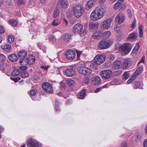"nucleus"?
I'll return each instance as SVG.
<instances>
[{
  "label": "nucleus",
  "mask_w": 147,
  "mask_h": 147,
  "mask_svg": "<svg viewBox=\"0 0 147 147\" xmlns=\"http://www.w3.org/2000/svg\"><path fill=\"white\" fill-rule=\"evenodd\" d=\"M100 77L97 76H95L93 78L92 83L95 85H98L100 83Z\"/></svg>",
  "instance_id": "nucleus-22"
},
{
  "label": "nucleus",
  "mask_w": 147,
  "mask_h": 147,
  "mask_svg": "<svg viewBox=\"0 0 147 147\" xmlns=\"http://www.w3.org/2000/svg\"><path fill=\"white\" fill-rule=\"evenodd\" d=\"M4 30L3 27H0V33L2 34L4 33Z\"/></svg>",
  "instance_id": "nucleus-62"
},
{
  "label": "nucleus",
  "mask_w": 147,
  "mask_h": 147,
  "mask_svg": "<svg viewBox=\"0 0 147 147\" xmlns=\"http://www.w3.org/2000/svg\"><path fill=\"white\" fill-rule=\"evenodd\" d=\"M10 78L11 80H13L15 82H17L18 80H20V78L19 77H16L15 78L11 77Z\"/></svg>",
  "instance_id": "nucleus-48"
},
{
  "label": "nucleus",
  "mask_w": 147,
  "mask_h": 147,
  "mask_svg": "<svg viewBox=\"0 0 147 147\" xmlns=\"http://www.w3.org/2000/svg\"><path fill=\"white\" fill-rule=\"evenodd\" d=\"M77 53L78 58L79 59V58L80 57V56L82 54V52L77 51Z\"/></svg>",
  "instance_id": "nucleus-64"
},
{
  "label": "nucleus",
  "mask_w": 147,
  "mask_h": 147,
  "mask_svg": "<svg viewBox=\"0 0 147 147\" xmlns=\"http://www.w3.org/2000/svg\"><path fill=\"white\" fill-rule=\"evenodd\" d=\"M6 59L5 56L3 54H0V61H5Z\"/></svg>",
  "instance_id": "nucleus-43"
},
{
  "label": "nucleus",
  "mask_w": 147,
  "mask_h": 147,
  "mask_svg": "<svg viewBox=\"0 0 147 147\" xmlns=\"http://www.w3.org/2000/svg\"><path fill=\"white\" fill-rule=\"evenodd\" d=\"M105 60V55L98 54L94 57V61L96 64L100 65L103 63Z\"/></svg>",
  "instance_id": "nucleus-5"
},
{
  "label": "nucleus",
  "mask_w": 147,
  "mask_h": 147,
  "mask_svg": "<svg viewBox=\"0 0 147 147\" xmlns=\"http://www.w3.org/2000/svg\"><path fill=\"white\" fill-rule=\"evenodd\" d=\"M76 53L74 51L68 50L66 52V57L67 59H69L73 60L75 58L76 56Z\"/></svg>",
  "instance_id": "nucleus-16"
},
{
  "label": "nucleus",
  "mask_w": 147,
  "mask_h": 147,
  "mask_svg": "<svg viewBox=\"0 0 147 147\" xmlns=\"http://www.w3.org/2000/svg\"><path fill=\"white\" fill-rule=\"evenodd\" d=\"M95 0H89L86 3L85 8L86 9L88 10L91 9L95 3Z\"/></svg>",
  "instance_id": "nucleus-18"
},
{
  "label": "nucleus",
  "mask_w": 147,
  "mask_h": 147,
  "mask_svg": "<svg viewBox=\"0 0 147 147\" xmlns=\"http://www.w3.org/2000/svg\"><path fill=\"white\" fill-rule=\"evenodd\" d=\"M58 104V102L56 101L55 102V109L56 111H59V108L58 106L57 105Z\"/></svg>",
  "instance_id": "nucleus-52"
},
{
  "label": "nucleus",
  "mask_w": 147,
  "mask_h": 147,
  "mask_svg": "<svg viewBox=\"0 0 147 147\" xmlns=\"http://www.w3.org/2000/svg\"><path fill=\"white\" fill-rule=\"evenodd\" d=\"M135 79V76L133 75L127 81V83L128 84L130 83Z\"/></svg>",
  "instance_id": "nucleus-44"
},
{
  "label": "nucleus",
  "mask_w": 147,
  "mask_h": 147,
  "mask_svg": "<svg viewBox=\"0 0 147 147\" xmlns=\"http://www.w3.org/2000/svg\"><path fill=\"white\" fill-rule=\"evenodd\" d=\"M21 65H23L20 67V69L22 70H25L27 69V67L26 66V65H24L23 64Z\"/></svg>",
  "instance_id": "nucleus-49"
},
{
  "label": "nucleus",
  "mask_w": 147,
  "mask_h": 147,
  "mask_svg": "<svg viewBox=\"0 0 147 147\" xmlns=\"http://www.w3.org/2000/svg\"><path fill=\"white\" fill-rule=\"evenodd\" d=\"M42 87L43 90L46 92L52 94L53 92V88L51 84L48 82H45L42 84Z\"/></svg>",
  "instance_id": "nucleus-6"
},
{
  "label": "nucleus",
  "mask_w": 147,
  "mask_h": 147,
  "mask_svg": "<svg viewBox=\"0 0 147 147\" xmlns=\"http://www.w3.org/2000/svg\"><path fill=\"white\" fill-rule=\"evenodd\" d=\"M131 46L129 43H126L121 45L119 48V51L122 55L128 54L131 50Z\"/></svg>",
  "instance_id": "nucleus-3"
},
{
  "label": "nucleus",
  "mask_w": 147,
  "mask_h": 147,
  "mask_svg": "<svg viewBox=\"0 0 147 147\" xmlns=\"http://www.w3.org/2000/svg\"><path fill=\"white\" fill-rule=\"evenodd\" d=\"M58 5L62 8L66 9L69 6V3L67 0H59Z\"/></svg>",
  "instance_id": "nucleus-15"
},
{
  "label": "nucleus",
  "mask_w": 147,
  "mask_h": 147,
  "mask_svg": "<svg viewBox=\"0 0 147 147\" xmlns=\"http://www.w3.org/2000/svg\"><path fill=\"white\" fill-rule=\"evenodd\" d=\"M49 66H41L40 67L42 69H44L45 70H47L49 67Z\"/></svg>",
  "instance_id": "nucleus-60"
},
{
  "label": "nucleus",
  "mask_w": 147,
  "mask_h": 147,
  "mask_svg": "<svg viewBox=\"0 0 147 147\" xmlns=\"http://www.w3.org/2000/svg\"><path fill=\"white\" fill-rule=\"evenodd\" d=\"M59 11L58 9H55L54 12L53 16L54 18H56L59 15Z\"/></svg>",
  "instance_id": "nucleus-41"
},
{
  "label": "nucleus",
  "mask_w": 147,
  "mask_h": 147,
  "mask_svg": "<svg viewBox=\"0 0 147 147\" xmlns=\"http://www.w3.org/2000/svg\"><path fill=\"white\" fill-rule=\"evenodd\" d=\"M139 48V43L137 42L136 44L135 47L132 51V53L135 54H137Z\"/></svg>",
  "instance_id": "nucleus-26"
},
{
  "label": "nucleus",
  "mask_w": 147,
  "mask_h": 147,
  "mask_svg": "<svg viewBox=\"0 0 147 147\" xmlns=\"http://www.w3.org/2000/svg\"><path fill=\"white\" fill-rule=\"evenodd\" d=\"M87 33V31L86 29H84L81 33V36H83L86 35Z\"/></svg>",
  "instance_id": "nucleus-55"
},
{
  "label": "nucleus",
  "mask_w": 147,
  "mask_h": 147,
  "mask_svg": "<svg viewBox=\"0 0 147 147\" xmlns=\"http://www.w3.org/2000/svg\"><path fill=\"white\" fill-rule=\"evenodd\" d=\"M35 59L34 57L30 55L27 59H26L24 61H20L19 63L21 65H26L28 64L30 65H32L35 62Z\"/></svg>",
  "instance_id": "nucleus-4"
},
{
  "label": "nucleus",
  "mask_w": 147,
  "mask_h": 147,
  "mask_svg": "<svg viewBox=\"0 0 147 147\" xmlns=\"http://www.w3.org/2000/svg\"><path fill=\"white\" fill-rule=\"evenodd\" d=\"M86 94V91L83 90L82 91L78 94V97L80 99H83L85 97Z\"/></svg>",
  "instance_id": "nucleus-30"
},
{
  "label": "nucleus",
  "mask_w": 147,
  "mask_h": 147,
  "mask_svg": "<svg viewBox=\"0 0 147 147\" xmlns=\"http://www.w3.org/2000/svg\"><path fill=\"white\" fill-rule=\"evenodd\" d=\"M64 74L67 76H72L74 74V71L71 69H68L65 70Z\"/></svg>",
  "instance_id": "nucleus-19"
},
{
  "label": "nucleus",
  "mask_w": 147,
  "mask_h": 147,
  "mask_svg": "<svg viewBox=\"0 0 147 147\" xmlns=\"http://www.w3.org/2000/svg\"><path fill=\"white\" fill-rule=\"evenodd\" d=\"M129 77V74L126 72L124 73L123 74V78L125 79H127Z\"/></svg>",
  "instance_id": "nucleus-45"
},
{
  "label": "nucleus",
  "mask_w": 147,
  "mask_h": 147,
  "mask_svg": "<svg viewBox=\"0 0 147 147\" xmlns=\"http://www.w3.org/2000/svg\"><path fill=\"white\" fill-rule=\"evenodd\" d=\"M2 48L6 51H9L11 50V46L7 44H4L1 46Z\"/></svg>",
  "instance_id": "nucleus-28"
},
{
  "label": "nucleus",
  "mask_w": 147,
  "mask_h": 147,
  "mask_svg": "<svg viewBox=\"0 0 147 147\" xmlns=\"http://www.w3.org/2000/svg\"><path fill=\"white\" fill-rule=\"evenodd\" d=\"M84 82L86 84H88L89 82V79L88 77H85L84 79Z\"/></svg>",
  "instance_id": "nucleus-51"
},
{
  "label": "nucleus",
  "mask_w": 147,
  "mask_h": 147,
  "mask_svg": "<svg viewBox=\"0 0 147 147\" xmlns=\"http://www.w3.org/2000/svg\"><path fill=\"white\" fill-rule=\"evenodd\" d=\"M105 10L102 7H97L91 13L90 18L91 20L97 21L102 18L104 15Z\"/></svg>",
  "instance_id": "nucleus-1"
},
{
  "label": "nucleus",
  "mask_w": 147,
  "mask_h": 147,
  "mask_svg": "<svg viewBox=\"0 0 147 147\" xmlns=\"http://www.w3.org/2000/svg\"><path fill=\"white\" fill-rule=\"evenodd\" d=\"M132 63V61L131 59L129 58L126 59L123 62V67L125 68H128L131 66Z\"/></svg>",
  "instance_id": "nucleus-17"
},
{
  "label": "nucleus",
  "mask_w": 147,
  "mask_h": 147,
  "mask_svg": "<svg viewBox=\"0 0 147 147\" xmlns=\"http://www.w3.org/2000/svg\"><path fill=\"white\" fill-rule=\"evenodd\" d=\"M14 40V37L13 35L9 36L8 38V42L11 43H13Z\"/></svg>",
  "instance_id": "nucleus-38"
},
{
  "label": "nucleus",
  "mask_w": 147,
  "mask_h": 147,
  "mask_svg": "<svg viewBox=\"0 0 147 147\" xmlns=\"http://www.w3.org/2000/svg\"><path fill=\"white\" fill-rule=\"evenodd\" d=\"M72 11L75 16L77 18H79L84 13V8L81 5L77 4L73 6Z\"/></svg>",
  "instance_id": "nucleus-2"
},
{
  "label": "nucleus",
  "mask_w": 147,
  "mask_h": 147,
  "mask_svg": "<svg viewBox=\"0 0 147 147\" xmlns=\"http://www.w3.org/2000/svg\"><path fill=\"white\" fill-rule=\"evenodd\" d=\"M83 29L82 25L80 23H77L73 26V32L75 34H78L81 32Z\"/></svg>",
  "instance_id": "nucleus-12"
},
{
  "label": "nucleus",
  "mask_w": 147,
  "mask_h": 147,
  "mask_svg": "<svg viewBox=\"0 0 147 147\" xmlns=\"http://www.w3.org/2000/svg\"><path fill=\"white\" fill-rule=\"evenodd\" d=\"M20 74V71L18 69H16L13 70L12 74V76H16L19 75Z\"/></svg>",
  "instance_id": "nucleus-36"
},
{
  "label": "nucleus",
  "mask_w": 147,
  "mask_h": 147,
  "mask_svg": "<svg viewBox=\"0 0 147 147\" xmlns=\"http://www.w3.org/2000/svg\"><path fill=\"white\" fill-rule=\"evenodd\" d=\"M126 7V6L125 4H122V3H121L120 7V8L121 9H124Z\"/></svg>",
  "instance_id": "nucleus-56"
},
{
  "label": "nucleus",
  "mask_w": 147,
  "mask_h": 147,
  "mask_svg": "<svg viewBox=\"0 0 147 147\" xmlns=\"http://www.w3.org/2000/svg\"><path fill=\"white\" fill-rule=\"evenodd\" d=\"M136 20H134L133 22H132V23L131 24V28H134L136 27Z\"/></svg>",
  "instance_id": "nucleus-50"
},
{
  "label": "nucleus",
  "mask_w": 147,
  "mask_h": 147,
  "mask_svg": "<svg viewBox=\"0 0 147 147\" xmlns=\"http://www.w3.org/2000/svg\"><path fill=\"white\" fill-rule=\"evenodd\" d=\"M144 147H147V139L144 140L143 142Z\"/></svg>",
  "instance_id": "nucleus-59"
},
{
  "label": "nucleus",
  "mask_w": 147,
  "mask_h": 147,
  "mask_svg": "<svg viewBox=\"0 0 147 147\" xmlns=\"http://www.w3.org/2000/svg\"><path fill=\"white\" fill-rule=\"evenodd\" d=\"M98 2L99 3L103 5L106 2V0H98Z\"/></svg>",
  "instance_id": "nucleus-57"
},
{
  "label": "nucleus",
  "mask_w": 147,
  "mask_h": 147,
  "mask_svg": "<svg viewBox=\"0 0 147 147\" xmlns=\"http://www.w3.org/2000/svg\"><path fill=\"white\" fill-rule=\"evenodd\" d=\"M9 59L12 61L15 62L17 61L18 58L16 55L12 54L9 56Z\"/></svg>",
  "instance_id": "nucleus-29"
},
{
  "label": "nucleus",
  "mask_w": 147,
  "mask_h": 147,
  "mask_svg": "<svg viewBox=\"0 0 147 147\" xmlns=\"http://www.w3.org/2000/svg\"><path fill=\"white\" fill-rule=\"evenodd\" d=\"M127 12L129 17L131 18L132 16V13L131 10L128 9L127 11Z\"/></svg>",
  "instance_id": "nucleus-53"
},
{
  "label": "nucleus",
  "mask_w": 147,
  "mask_h": 147,
  "mask_svg": "<svg viewBox=\"0 0 147 147\" xmlns=\"http://www.w3.org/2000/svg\"><path fill=\"white\" fill-rule=\"evenodd\" d=\"M8 22L9 24L13 26H15L18 24V21L14 19H10L8 21Z\"/></svg>",
  "instance_id": "nucleus-24"
},
{
  "label": "nucleus",
  "mask_w": 147,
  "mask_h": 147,
  "mask_svg": "<svg viewBox=\"0 0 147 147\" xmlns=\"http://www.w3.org/2000/svg\"><path fill=\"white\" fill-rule=\"evenodd\" d=\"M67 17L69 18H70L72 16V13H70V12L69 11H68L67 13Z\"/></svg>",
  "instance_id": "nucleus-61"
},
{
  "label": "nucleus",
  "mask_w": 147,
  "mask_h": 147,
  "mask_svg": "<svg viewBox=\"0 0 147 147\" xmlns=\"http://www.w3.org/2000/svg\"><path fill=\"white\" fill-rule=\"evenodd\" d=\"M102 33L100 31H96L92 34V36L95 39H98L102 37Z\"/></svg>",
  "instance_id": "nucleus-21"
},
{
  "label": "nucleus",
  "mask_w": 147,
  "mask_h": 147,
  "mask_svg": "<svg viewBox=\"0 0 147 147\" xmlns=\"http://www.w3.org/2000/svg\"><path fill=\"white\" fill-rule=\"evenodd\" d=\"M142 26L141 24H140L138 26L139 34L140 38H142L143 37V31L142 29Z\"/></svg>",
  "instance_id": "nucleus-33"
},
{
  "label": "nucleus",
  "mask_w": 147,
  "mask_h": 147,
  "mask_svg": "<svg viewBox=\"0 0 147 147\" xmlns=\"http://www.w3.org/2000/svg\"><path fill=\"white\" fill-rule=\"evenodd\" d=\"M114 29L115 31L117 33H120L121 32L120 28L117 25H116L115 26Z\"/></svg>",
  "instance_id": "nucleus-40"
},
{
  "label": "nucleus",
  "mask_w": 147,
  "mask_h": 147,
  "mask_svg": "<svg viewBox=\"0 0 147 147\" xmlns=\"http://www.w3.org/2000/svg\"><path fill=\"white\" fill-rule=\"evenodd\" d=\"M71 36V35L68 34H63L61 36V38L66 41H67L70 39Z\"/></svg>",
  "instance_id": "nucleus-31"
},
{
  "label": "nucleus",
  "mask_w": 147,
  "mask_h": 147,
  "mask_svg": "<svg viewBox=\"0 0 147 147\" xmlns=\"http://www.w3.org/2000/svg\"><path fill=\"white\" fill-rule=\"evenodd\" d=\"M143 67L142 66L139 67L136 70L135 73L133 75L135 77L137 75L140 74L143 71Z\"/></svg>",
  "instance_id": "nucleus-27"
},
{
  "label": "nucleus",
  "mask_w": 147,
  "mask_h": 147,
  "mask_svg": "<svg viewBox=\"0 0 147 147\" xmlns=\"http://www.w3.org/2000/svg\"><path fill=\"white\" fill-rule=\"evenodd\" d=\"M115 56H114V55L113 54H111L110 55V59L112 60H114L115 59Z\"/></svg>",
  "instance_id": "nucleus-63"
},
{
  "label": "nucleus",
  "mask_w": 147,
  "mask_h": 147,
  "mask_svg": "<svg viewBox=\"0 0 147 147\" xmlns=\"http://www.w3.org/2000/svg\"><path fill=\"white\" fill-rule=\"evenodd\" d=\"M27 145V147H41V144L36 140L32 138H29L28 140Z\"/></svg>",
  "instance_id": "nucleus-8"
},
{
  "label": "nucleus",
  "mask_w": 147,
  "mask_h": 147,
  "mask_svg": "<svg viewBox=\"0 0 147 147\" xmlns=\"http://www.w3.org/2000/svg\"><path fill=\"white\" fill-rule=\"evenodd\" d=\"M35 92L34 90H32L30 92V96H33L35 95Z\"/></svg>",
  "instance_id": "nucleus-54"
},
{
  "label": "nucleus",
  "mask_w": 147,
  "mask_h": 147,
  "mask_svg": "<svg viewBox=\"0 0 147 147\" xmlns=\"http://www.w3.org/2000/svg\"><path fill=\"white\" fill-rule=\"evenodd\" d=\"M112 20L108 19L105 20L100 24L101 28L103 29H107L110 27Z\"/></svg>",
  "instance_id": "nucleus-13"
},
{
  "label": "nucleus",
  "mask_w": 147,
  "mask_h": 147,
  "mask_svg": "<svg viewBox=\"0 0 147 147\" xmlns=\"http://www.w3.org/2000/svg\"><path fill=\"white\" fill-rule=\"evenodd\" d=\"M112 74V71L109 70L102 71L100 73L101 78L104 80H107L110 78Z\"/></svg>",
  "instance_id": "nucleus-9"
},
{
  "label": "nucleus",
  "mask_w": 147,
  "mask_h": 147,
  "mask_svg": "<svg viewBox=\"0 0 147 147\" xmlns=\"http://www.w3.org/2000/svg\"><path fill=\"white\" fill-rule=\"evenodd\" d=\"M121 70H117L115 71V74L116 75H118L121 74Z\"/></svg>",
  "instance_id": "nucleus-58"
},
{
  "label": "nucleus",
  "mask_w": 147,
  "mask_h": 147,
  "mask_svg": "<svg viewBox=\"0 0 147 147\" xmlns=\"http://www.w3.org/2000/svg\"><path fill=\"white\" fill-rule=\"evenodd\" d=\"M27 54V52L26 51L24 50H21L18 53V59L21 60L20 61H24Z\"/></svg>",
  "instance_id": "nucleus-14"
},
{
  "label": "nucleus",
  "mask_w": 147,
  "mask_h": 147,
  "mask_svg": "<svg viewBox=\"0 0 147 147\" xmlns=\"http://www.w3.org/2000/svg\"><path fill=\"white\" fill-rule=\"evenodd\" d=\"M125 20V17L124 14L119 13L116 16L115 21L118 24H121L123 23Z\"/></svg>",
  "instance_id": "nucleus-10"
},
{
  "label": "nucleus",
  "mask_w": 147,
  "mask_h": 147,
  "mask_svg": "<svg viewBox=\"0 0 147 147\" xmlns=\"http://www.w3.org/2000/svg\"><path fill=\"white\" fill-rule=\"evenodd\" d=\"M110 45V42L107 40H102L98 44V47L100 49H104L107 48Z\"/></svg>",
  "instance_id": "nucleus-11"
},
{
  "label": "nucleus",
  "mask_w": 147,
  "mask_h": 147,
  "mask_svg": "<svg viewBox=\"0 0 147 147\" xmlns=\"http://www.w3.org/2000/svg\"><path fill=\"white\" fill-rule=\"evenodd\" d=\"M60 21L59 19H55L52 22V25L53 26H58L60 24Z\"/></svg>",
  "instance_id": "nucleus-37"
},
{
  "label": "nucleus",
  "mask_w": 147,
  "mask_h": 147,
  "mask_svg": "<svg viewBox=\"0 0 147 147\" xmlns=\"http://www.w3.org/2000/svg\"><path fill=\"white\" fill-rule=\"evenodd\" d=\"M145 60L144 57H142L141 59L140 60V61L138 62V66H139V65L140 64L142 63H144Z\"/></svg>",
  "instance_id": "nucleus-47"
},
{
  "label": "nucleus",
  "mask_w": 147,
  "mask_h": 147,
  "mask_svg": "<svg viewBox=\"0 0 147 147\" xmlns=\"http://www.w3.org/2000/svg\"><path fill=\"white\" fill-rule=\"evenodd\" d=\"M28 74L27 71H24L21 74V77L23 78H26L28 76Z\"/></svg>",
  "instance_id": "nucleus-42"
},
{
  "label": "nucleus",
  "mask_w": 147,
  "mask_h": 147,
  "mask_svg": "<svg viewBox=\"0 0 147 147\" xmlns=\"http://www.w3.org/2000/svg\"><path fill=\"white\" fill-rule=\"evenodd\" d=\"M142 84L139 82H137L134 83V87L135 89H137L138 88H141L142 86Z\"/></svg>",
  "instance_id": "nucleus-35"
},
{
  "label": "nucleus",
  "mask_w": 147,
  "mask_h": 147,
  "mask_svg": "<svg viewBox=\"0 0 147 147\" xmlns=\"http://www.w3.org/2000/svg\"><path fill=\"white\" fill-rule=\"evenodd\" d=\"M66 82L69 86H72L75 84V81L70 78L67 79L66 81Z\"/></svg>",
  "instance_id": "nucleus-32"
},
{
  "label": "nucleus",
  "mask_w": 147,
  "mask_h": 147,
  "mask_svg": "<svg viewBox=\"0 0 147 147\" xmlns=\"http://www.w3.org/2000/svg\"><path fill=\"white\" fill-rule=\"evenodd\" d=\"M138 38V35L137 33L134 32L130 33L128 37L129 39L134 40H136Z\"/></svg>",
  "instance_id": "nucleus-20"
},
{
  "label": "nucleus",
  "mask_w": 147,
  "mask_h": 147,
  "mask_svg": "<svg viewBox=\"0 0 147 147\" xmlns=\"http://www.w3.org/2000/svg\"><path fill=\"white\" fill-rule=\"evenodd\" d=\"M78 69L79 72L80 74L85 75H89L91 74L92 72V71L91 69L84 66H82L79 67Z\"/></svg>",
  "instance_id": "nucleus-7"
},
{
  "label": "nucleus",
  "mask_w": 147,
  "mask_h": 147,
  "mask_svg": "<svg viewBox=\"0 0 147 147\" xmlns=\"http://www.w3.org/2000/svg\"><path fill=\"white\" fill-rule=\"evenodd\" d=\"M121 2L117 1L114 5V9L115 10L118 9L119 8L121 7Z\"/></svg>",
  "instance_id": "nucleus-39"
},
{
  "label": "nucleus",
  "mask_w": 147,
  "mask_h": 147,
  "mask_svg": "<svg viewBox=\"0 0 147 147\" xmlns=\"http://www.w3.org/2000/svg\"><path fill=\"white\" fill-rule=\"evenodd\" d=\"M121 64V62L119 61H115L113 64V68L115 69H119Z\"/></svg>",
  "instance_id": "nucleus-23"
},
{
  "label": "nucleus",
  "mask_w": 147,
  "mask_h": 147,
  "mask_svg": "<svg viewBox=\"0 0 147 147\" xmlns=\"http://www.w3.org/2000/svg\"><path fill=\"white\" fill-rule=\"evenodd\" d=\"M89 26L90 29H95L98 27V24L92 22L89 23Z\"/></svg>",
  "instance_id": "nucleus-25"
},
{
  "label": "nucleus",
  "mask_w": 147,
  "mask_h": 147,
  "mask_svg": "<svg viewBox=\"0 0 147 147\" xmlns=\"http://www.w3.org/2000/svg\"><path fill=\"white\" fill-rule=\"evenodd\" d=\"M17 3L18 5H20L24 4V2L23 0H18L17 1Z\"/></svg>",
  "instance_id": "nucleus-46"
},
{
  "label": "nucleus",
  "mask_w": 147,
  "mask_h": 147,
  "mask_svg": "<svg viewBox=\"0 0 147 147\" xmlns=\"http://www.w3.org/2000/svg\"><path fill=\"white\" fill-rule=\"evenodd\" d=\"M102 36L108 38L111 35V32L109 31H107L102 33Z\"/></svg>",
  "instance_id": "nucleus-34"
}]
</instances>
